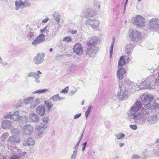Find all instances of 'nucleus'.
Wrapping results in <instances>:
<instances>
[{
	"instance_id": "60",
	"label": "nucleus",
	"mask_w": 159,
	"mask_h": 159,
	"mask_svg": "<svg viewBox=\"0 0 159 159\" xmlns=\"http://www.w3.org/2000/svg\"><path fill=\"white\" fill-rule=\"evenodd\" d=\"M10 159H20L19 157L16 155H13L11 157Z\"/></svg>"
},
{
	"instance_id": "11",
	"label": "nucleus",
	"mask_w": 159,
	"mask_h": 159,
	"mask_svg": "<svg viewBox=\"0 0 159 159\" xmlns=\"http://www.w3.org/2000/svg\"><path fill=\"white\" fill-rule=\"evenodd\" d=\"M100 22L99 20L94 19H89L86 21V24L90 26L94 29L98 27Z\"/></svg>"
},
{
	"instance_id": "41",
	"label": "nucleus",
	"mask_w": 159,
	"mask_h": 159,
	"mask_svg": "<svg viewBox=\"0 0 159 159\" xmlns=\"http://www.w3.org/2000/svg\"><path fill=\"white\" fill-rule=\"evenodd\" d=\"M77 155V152L73 151V153L71 156L70 159H76Z\"/></svg>"
},
{
	"instance_id": "20",
	"label": "nucleus",
	"mask_w": 159,
	"mask_h": 159,
	"mask_svg": "<svg viewBox=\"0 0 159 159\" xmlns=\"http://www.w3.org/2000/svg\"><path fill=\"white\" fill-rule=\"evenodd\" d=\"M2 127L4 129H9L12 127V122L9 120H3L2 122Z\"/></svg>"
},
{
	"instance_id": "49",
	"label": "nucleus",
	"mask_w": 159,
	"mask_h": 159,
	"mask_svg": "<svg viewBox=\"0 0 159 159\" xmlns=\"http://www.w3.org/2000/svg\"><path fill=\"white\" fill-rule=\"evenodd\" d=\"M28 38L30 39H33L35 37V36L34 34L32 33H30L27 35Z\"/></svg>"
},
{
	"instance_id": "56",
	"label": "nucleus",
	"mask_w": 159,
	"mask_h": 159,
	"mask_svg": "<svg viewBox=\"0 0 159 159\" xmlns=\"http://www.w3.org/2000/svg\"><path fill=\"white\" fill-rule=\"evenodd\" d=\"M87 142H86L85 143H84L82 145L83 146L82 147V151H84L85 150V148H86V145L87 144Z\"/></svg>"
},
{
	"instance_id": "33",
	"label": "nucleus",
	"mask_w": 159,
	"mask_h": 159,
	"mask_svg": "<svg viewBox=\"0 0 159 159\" xmlns=\"http://www.w3.org/2000/svg\"><path fill=\"white\" fill-rule=\"evenodd\" d=\"M115 38H114L113 39V41L111 43V48L110 49V56L111 57L112 56V52H113V50L114 47V45L115 43Z\"/></svg>"
},
{
	"instance_id": "48",
	"label": "nucleus",
	"mask_w": 159,
	"mask_h": 159,
	"mask_svg": "<svg viewBox=\"0 0 159 159\" xmlns=\"http://www.w3.org/2000/svg\"><path fill=\"white\" fill-rule=\"evenodd\" d=\"M145 158H142L141 157L137 155H134L132 157V159H145Z\"/></svg>"
},
{
	"instance_id": "62",
	"label": "nucleus",
	"mask_w": 159,
	"mask_h": 159,
	"mask_svg": "<svg viewBox=\"0 0 159 159\" xmlns=\"http://www.w3.org/2000/svg\"><path fill=\"white\" fill-rule=\"evenodd\" d=\"M72 34H75L77 33V31L76 30H71L70 32Z\"/></svg>"
},
{
	"instance_id": "23",
	"label": "nucleus",
	"mask_w": 159,
	"mask_h": 159,
	"mask_svg": "<svg viewBox=\"0 0 159 159\" xmlns=\"http://www.w3.org/2000/svg\"><path fill=\"white\" fill-rule=\"evenodd\" d=\"M45 109V107L43 105H41L37 107L36 112L39 116H42L44 115Z\"/></svg>"
},
{
	"instance_id": "15",
	"label": "nucleus",
	"mask_w": 159,
	"mask_h": 159,
	"mask_svg": "<svg viewBox=\"0 0 159 159\" xmlns=\"http://www.w3.org/2000/svg\"><path fill=\"white\" fill-rule=\"evenodd\" d=\"M83 47L79 43L75 44L73 48L74 52L78 56L81 55L83 54Z\"/></svg>"
},
{
	"instance_id": "44",
	"label": "nucleus",
	"mask_w": 159,
	"mask_h": 159,
	"mask_svg": "<svg viewBox=\"0 0 159 159\" xmlns=\"http://www.w3.org/2000/svg\"><path fill=\"white\" fill-rule=\"evenodd\" d=\"M52 99L54 101H58L59 99V94H57L53 96L52 97Z\"/></svg>"
},
{
	"instance_id": "29",
	"label": "nucleus",
	"mask_w": 159,
	"mask_h": 159,
	"mask_svg": "<svg viewBox=\"0 0 159 159\" xmlns=\"http://www.w3.org/2000/svg\"><path fill=\"white\" fill-rule=\"evenodd\" d=\"M114 135L118 139H123L124 138L125 136V134L121 133L116 134H115Z\"/></svg>"
},
{
	"instance_id": "58",
	"label": "nucleus",
	"mask_w": 159,
	"mask_h": 159,
	"mask_svg": "<svg viewBox=\"0 0 159 159\" xmlns=\"http://www.w3.org/2000/svg\"><path fill=\"white\" fill-rule=\"evenodd\" d=\"M79 146V145H78V144H76L74 147L73 148L74 149V150L73 151L77 152L78 148Z\"/></svg>"
},
{
	"instance_id": "35",
	"label": "nucleus",
	"mask_w": 159,
	"mask_h": 159,
	"mask_svg": "<svg viewBox=\"0 0 159 159\" xmlns=\"http://www.w3.org/2000/svg\"><path fill=\"white\" fill-rule=\"evenodd\" d=\"M22 1H17L16 2V10H18L20 7H21L22 8Z\"/></svg>"
},
{
	"instance_id": "13",
	"label": "nucleus",
	"mask_w": 159,
	"mask_h": 159,
	"mask_svg": "<svg viewBox=\"0 0 159 159\" xmlns=\"http://www.w3.org/2000/svg\"><path fill=\"white\" fill-rule=\"evenodd\" d=\"M141 36V33L137 30H132L129 33V37L131 40L134 41H138Z\"/></svg>"
},
{
	"instance_id": "46",
	"label": "nucleus",
	"mask_w": 159,
	"mask_h": 159,
	"mask_svg": "<svg viewBox=\"0 0 159 159\" xmlns=\"http://www.w3.org/2000/svg\"><path fill=\"white\" fill-rule=\"evenodd\" d=\"M69 87L68 86L66 87L65 89H63L61 91V93L64 94H66L68 92Z\"/></svg>"
},
{
	"instance_id": "31",
	"label": "nucleus",
	"mask_w": 159,
	"mask_h": 159,
	"mask_svg": "<svg viewBox=\"0 0 159 159\" xmlns=\"http://www.w3.org/2000/svg\"><path fill=\"white\" fill-rule=\"evenodd\" d=\"M156 143H159V138L156 139ZM158 150L153 149L152 151L153 155H156L159 157V145L158 147Z\"/></svg>"
},
{
	"instance_id": "40",
	"label": "nucleus",
	"mask_w": 159,
	"mask_h": 159,
	"mask_svg": "<svg viewBox=\"0 0 159 159\" xmlns=\"http://www.w3.org/2000/svg\"><path fill=\"white\" fill-rule=\"evenodd\" d=\"M71 38L69 36H68L63 38V41L66 42H69L71 41Z\"/></svg>"
},
{
	"instance_id": "59",
	"label": "nucleus",
	"mask_w": 159,
	"mask_h": 159,
	"mask_svg": "<svg viewBox=\"0 0 159 159\" xmlns=\"http://www.w3.org/2000/svg\"><path fill=\"white\" fill-rule=\"evenodd\" d=\"M158 75L157 78L155 79V81H156V83H157V84H158L159 85V71H158Z\"/></svg>"
},
{
	"instance_id": "3",
	"label": "nucleus",
	"mask_w": 159,
	"mask_h": 159,
	"mask_svg": "<svg viewBox=\"0 0 159 159\" xmlns=\"http://www.w3.org/2000/svg\"><path fill=\"white\" fill-rule=\"evenodd\" d=\"M34 97H30L25 98L23 99V103L26 105H30V107L33 109L36 106L40 103V99L36 98L34 100Z\"/></svg>"
},
{
	"instance_id": "57",
	"label": "nucleus",
	"mask_w": 159,
	"mask_h": 159,
	"mask_svg": "<svg viewBox=\"0 0 159 159\" xmlns=\"http://www.w3.org/2000/svg\"><path fill=\"white\" fill-rule=\"evenodd\" d=\"M77 91V89H75V90H72L71 91L70 93L69 94L70 95H74Z\"/></svg>"
},
{
	"instance_id": "16",
	"label": "nucleus",
	"mask_w": 159,
	"mask_h": 159,
	"mask_svg": "<svg viewBox=\"0 0 159 159\" xmlns=\"http://www.w3.org/2000/svg\"><path fill=\"white\" fill-rule=\"evenodd\" d=\"M44 53L37 54L34 58V63L37 65L42 63L44 60L43 58L44 57Z\"/></svg>"
},
{
	"instance_id": "43",
	"label": "nucleus",
	"mask_w": 159,
	"mask_h": 159,
	"mask_svg": "<svg viewBox=\"0 0 159 159\" xmlns=\"http://www.w3.org/2000/svg\"><path fill=\"white\" fill-rule=\"evenodd\" d=\"M131 51H127V54H128V59L127 60L128 61H130L132 59V57L131 56Z\"/></svg>"
},
{
	"instance_id": "42",
	"label": "nucleus",
	"mask_w": 159,
	"mask_h": 159,
	"mask_svg": "<svg viewBox=\"0 0 159 159\" xmlns=\"http://www.w3.org/2000/svg\"><path fill=\"white\" fill-rule=\"evenodd\" d=\"M22 5L23 8L24 7L29 6L30 5V3L27 1H26L24 2L22 1Z\"/></svg>"
},
{
	"instance_id": "8",
	"label": "nucleus",
	"mask_w": 159,
	"mask_h": 159,
	"mask_svg": "<svg viewBox=\"0 0 159 159\" xmlns=\"http://www.w3.org/2000/svg\"><path fill=\"white\" fill-rule=\"evenodd\" d=\"M99 49V48L96 46H88L86 52L89 57H93L96 56Z\"/></svg>"
},
{
	"instance_id": "38",
	"label": "nucleus",
	"mask_w": 159,
	"mask_h": 159,
	"mask_svg": "<svg viewBox=\"0 0 159 159\" xmlns=\"http://www.w3.org/2000/svg\"><path fill=\"white\" fill-rule=\"evenodd\" d=\"M20 131V129H19L14 128L11 130V133L13 134H18Z\"/></svg>"
},
{
	"instance_id": "10",
	"label": "nucleus",
	"mask_w": 159,
	"mask_h": 159,
	"mask_svg": "<svg viewBox=\"0 0 159 159\" xmlns=\"http://www.w3.org/2000/svg\"><path fill=\"white\" fill-rule=\"evenodd\" d=\"M134 23L138 27H143L145 26V19L141 16L137 15L134 19Z\"/></svg>"
},
{
	"instance_id": "17",
	"label": "nucleus",
	"mask_w": 159,
	"mask_h": 159,
	"mask_svg": "<svg viewBox=\"0 0 159 159\" xmlns=\"http://www.w3.org/2000/svg\"><path fill=\"white\" fill-rule=\"evenodd\" d=\"M22 131L24 135H30L33 131L32 126L30 125H26L22 129Z\"/></svg>"
},
{
	"instance_id": "51",
	"label": "nucleus",
	"mask_w": 159,
	"mask_h": 159,
	"mask_svg": "<svg viewBox=\"0 0 159 159\" xmlns=\"http://www.w3.org/2000/svg\"><path fill=\"white\" fill-rule=\"evenodd\" d=\"M64 56L62 55H57L56 56V59L57 60H60L63 58Z\"/></svg>"
},
{
	"instance_id": "18",
	"label": "nucleus",
	"mask_w": 159,
	"mask_h": 159,
	"mask_svg": "<svg viewBox=\"0 0 159 159\" xmlns=\"http://www.w3.org/2000/svg\"><path fill=\"white\" fill-rule=\"evenodd\" d=\"M98 41V38L97 37H92L89 38V41L87 43L88 46H96Z\"/></svg>"
},
{
	"instance_id": "5",
	"label": "nucleus",
	"mask_w": 159,
	"mask_h": 159,
	"mask_svg": "<svg viewBox=\"0 0 159 159\" xmlns=\"http://www.w3.org/2000/svg\"><path fill=\"white\" fill-rule=\"evenodd\" d=\"M119 86L120 88V91L118 92L117 93V96L119 97V99L120 100H123L124 99H126L129 96L127 90L128 89L127 86L125 85V87L124 85L121 86L120 84H119Z\"/></svg>"
},
{
	"instance_id": "55",
	"label": "nucleus",
	"mask_w": 159,
	"mask_h": 159,
	"mask_svg": "<svg viewBox=\"0 0 159 159\" xmlns=\"http://www.w3.org/2000/svg\"><path fill=\"white\" fill-rule=\"evenodd\" d=\"M0 64H1L2 65V66H5L7 65L8 63L6 62H3L2 61V59L1 58V57H0Z\"/></svg>"
},
{
	"instance_id": "7",
	"label": "nucleus",
	"mask_w": 159,
	"mask_h": 159,
	"mask_svg": "<svg viewBox=\"0 0 159 159\" xmlns=\"http://www.w3.org/2000/svg\"><path fill=\"white\" fill-rule=\"evenodd\" d=\"M154 79L155 78L153 75H149L140 84L139 86L140 89H150V83L151 81H154Z\"/></svg>"
},
{
	"instance_id": "54",
	"label": "nucleus",
	"mask_w": 159,
	"mask_h": 159,
	"mask_svg": "<svg viewBox=\"0 0 159 159\" xmlns=\"http://www.w3.org/2000/svg\"><path fill=\"white\" fill-rule=\"evenodd\" d=\"M94 6L96 7H98L99 9L100 8V6L99 3L97 2L96 1L93 4Z\"/></svg>"
},
{
	"instance_id": "28",
	"label": "nucleus",
	"mask_w": 159,
	"mask_h": 159,
	"mask_svg": "<svg viewBox=\"0 0 159 159\" xmlns=\"http://www.w3.org/2000/svg\"><path fill=\"white\" fill-rule=\"evenodd\" d=\"M27 144L28 146L34 145L35 144L34 140L32 139L29 138L26 141Z\"/></svg>"
},
{
	"instance_id": "1",
	"label": "nucleus",
	"mask_w": 159,
	"mask_h": 159,
	"mask_svg": "<svg viewBox=\"0 0 159 159\" xmlns=\"http://www.w3.org/2000/svg\"><path fill=\"white\" fill-rule=\"evenodd\" d=\"M142 107V104L139 101H136L129 110L128 115L130 121L133 119L137 124L144 123L146 118V114L148 109L144 107L141 111H139Z\"/></svg>"
},
{
	"instance_id": "39",
	"label": "nucleus",
	"mask_w": 159,
	"mask_h": 159,
	"mask_svg": "<svg viewBox=\"0 0 159 159\" xmlns=\"http://www.w3.org/2000/svg\"><path fill=\"white\" fill-rule=\"evenodd\" d=\"M76 65L75 64L71 65L68 68V71L70 72L74 70L76 68Z\"/></svg>"
},
{
	"instance_id": "24",
	"label": "nucleus",
	"mask_w": 159,
	"mask_h": 159,
	"mask_svg": "<svg viewBox=\"0 0 159 159\" xmlns=\"http://www.w3.org/2000/svg\"><path fill=\"white\" fill-rule=\"evenodd\" d=\"M9 143H19L20 142V138L18 136H12L10 137L7 140Z\"/></svg>"
},
{
	"instance_id": "61",
	"label": "nucleus",
	"mask_w": 159,
	"mask_h": 159,
	"mask_svg": "<svg viewBox=\"0 0 159 159\" xmlns=\"http://www.w3.org/2000/svg\"><path fill=\"white\" fill-rule=\"evenodd\" d=\"M81 115V113L77 114L74 116V118L75 119H77Z\"/></svg>"
},
{
	"instance_id": "32",
	"label": "nucleus",
	"mask_w": 159,
	"mask_h": 159,
	"mask_svg": "<svg viewBox=\"0 0 159 159\" xmlns=\"http://www.w3.org/2000/svg\"><path fill=\"white\" fill-rule=\"evenodd\" d=\"M44 102L45 106L47 107V109L48 110L50 109L53 106L52 103L48 100L45 101Z\"/></svg>"
},
{
	"instance_id": "26",
	"label": "nucleus",
	"mask_w": 159,
	"mask_h": 159,
	"mask_svg": "<svg viewBox=\"0 0 159 159\" xmlns=\"http://www.w3.org/2000/svg\"><path fill=\"white\" fill-rule=\"evenodd\" d=\"M21 118L19 111H16L12 115L11 120L14 121H18Z\"/></svg>"
},
{
	"instance_id": "25",
	"label": "nucleus",
	"mask_w": 159,
	"mask_h": 159,
	"mask_svg": "<svg viewBox=\"0 0 159 159\" xmlns=\"http://www.w3.org/2000/svg\"><path fill=\"white\" fill-rule=\"evenodd\" d=\"M125 70L122 67L119 68L117 71V76L119 79L121 80L123 78L124 75L125 74Z\"/></svg>"
},
{
	"instance_id": "9",
	"label": "nucleus",
	"mask_w": 159,
	"mask_h": 159,
	"mask_svg": "<svg viewBox=\"0 0 159 159\" xmlns=\"http://www.w3.org/2000/svg\"><path fill=\"white\" fill-rule=\"evenodd\" d=\"M96 13L92 8H87L83 10L81 12V16L85 18H90L95 16Z\"/></svg>"
},
{
	"instance_id": "21",
	"label": "nucleus",
	"mask_w": 159,
	"mask_h": 159,
	"mask_svg": "<svg viewBox=\"0 0 159 159\" xmlns=\"http://www.w3.org/2000/svg\"><path fill=\"white\" fill-rule=\"evenodd\" d=\"M29 118L30 121L34 122L38 121L40 119L39 116L35 112L30 113Z\"/></svg>"
},
{
	"instance_id": "27",
	"label": "nucleus",
	"mask_w": 159,
	"mask_h": 159,
	"mask_svg": "<svg viewBox=\"0 0 159 159\" xmlns=\"http://www.w3.org/2000/svg\"><path fill=\"white\" fill-rule=\"evenodd\" d=\"M125 56H121L120 59L118 62V65L120 66H124L126 63V61L125 60Z\"/></svg>"
},
{
	"instance_id": "30",
	"label": "nucleus",
	"mask_w": 159,
	"mask_h": 159,
	"mask_svg": "<svg viewBox=\"0 0 159 159\" xmlns=\"http://www.w3.org/2000/svg\"><path fill=\"white\" fill-rule=\"evenodd\" d=\"M53 16L54 17L55 20L57 22H59L60 20L61 16L58 13L54 12L53 14Z\"/></svg>"
},
{
	"instance_id": "45",
	"label": "nucleus",
	"mask_w": 159,
	"mask_h": 159,
	"mask_svg": "<svg viewBox=\"0 0 159 159\" xmlns=\"http://www.w3.org/2000/svg\"><path fill=\"white\" fill-rule=\"evenodd\" d=\"M26 152H20L19 153L18 156L19 158H20L22 159H23L25 157V154H26Z\"/></svg>"
},
{
	"instance_id": "63",
	"label": "nucleus",
	"mask_w": 159,
	"mask_h": 159,
	"mask_svg": "<svg viewBox=\"0 0 159 159\" xmlns=\"http://www.w3.org/2000/svg\"><path fill=\"white\" fill-rule=\"evenodd\" d=\"M47 26H46L42 30H41V33H44L46 31L47 29Z\"/></svg>"
},
{
	"instance_id": "34",
	"label": "nucleus",
	"mask_w": 159,
	"mask_h": 159,
	"mask_svg": "<svg viewBox=\"0 0 159 159\" xmlns=\"http://www.w3.org/2000/svg\"><path fill=\"white\" fill-rule=\"evenodd\" d=\"M125 48L127 49L126 52L127 51H131L130 50L133 49L134 46L131 44L129 43L127 44L125 46Z\"/></svg>"
},
{
	"instance_id": "22",
	"label": "nucleus",
	"mask_w": 159,
	"mask_h": 159,
	"mask_svg": "<svg viewBox=\"0 0 159 159\" xmlns=\"http://www.w3.org/2000/svg\"><path fill=\"white\" fill-rule=\"evenodd\" d=\"M45 129L44 125L43 124L38 125L37 126L36 130V133L39 136L41 135Z\"/></svg>"
},
{
	"instance_id": "37",
	"label": "nucleus",
	"mask_w": 159,
	"mask_h": 159,
	"mask_svg": "<svg viewBox=\"0 0 159 159\" xmlns=\"http://www.w3.org/2000/svg\"><path fill=\"white\" fill-rule=\"evenodd\" d=\"M48 91L47 89H41L38 90L33 92V93H45Z\"/></svg>"
},
{
	"instance_id": "36",
	"label": "nucleus",
	"mask_w": 159,
	"mask_h": 159,
	"mask_svg": "<svg viewBox=\"0 0 159 159\" xmlns=\"http://www.w3.org/2000/svg\"><path fill=\"white\" fill-rule=\"evenodd\" d=\"M12 115V114L11 112H8L4 114L3 117L6 119H11Z\"/></svg>"
},
{
	"instance_id": "2",
	"label": "nucleus",
	"mask_w": 159,
	"mask_h": 159,
	"mask_svg": "<svg viewBox=\"0 0 159 159\" xmlns=\"http://www.w3.org/2000/svg\"><path fill=\"white\" fill-rule=\"evenodd\" d=\"M149 111V109L147 110V113L146 114V118L144 123L138 124L139 125L145 124L146 120L149 125H153L157 122L158 120L157 112H154V111Z\"/></svg>"
},
{
	"instance_id": "6",
	"label": "nucleus",
	"mask_w": 159,
	"mask_h": 159,
	"mask_svg": "<svg viewBox=\"0 0 159 159\" xmlns=\"http://www.w3.org/2000/svg\"><path fill=\"white\" fill-rule=\"evenodd\" d=\"M149 28L154 31L159 33V19L153 18L149 21Z\"/></svg>"
},
{
	"instance_id": "19",
	"label": "nucleus",
	"mask_w": 159,
	"mask_h": 159,
	"mask_svg": "<svg viewBox=\"0 0 159 159\" xmlns=\"http://www.w3.org/2000/svg\"><path fill=\"white\" fill-rule=\"evenodd\" d=\"M159 108V104L157 103L155 101L152 102L147 107V109H149V111H154V112H157L156 109Z\"/></svg>"
},
{
	"instance_id": "14",
	"label": "nucleus",
	"mask_w": 159,
	"mask_h": 159,
	"mask_svg": "<svg viewBox=\"0 0 159 159\" xmlns=\"http://www.w3.org/2000/svg\"><path fill=\"white\" fill-rule=\"evenodd\" d=\"M45 40L44 35L43 34H41L34 39L33 41L31 43V44L34 46L36 47Z\"/></svg>"
},
{
	"instance_id": "64",
	"label": "nucleus",
	"mask_w": 159,
	"mask_h": 159,
	"mask_svg": "<svg viewBox=\"0 0 159 159\" xmlns=\"http://www.w3.org/2000/svg\"><path fill=\"white\" fill-rule=\"evenodd\" d=\"M48 20H49L48 18H46L45 19L43 20H42V22L43 23H46L48 21Z\"/></svg>"
},
{
	"instance_id": "50",
	"label": "nucleus",
	"mask_w": 159,
	"mask_h": 159,
	"mask_svg": "<svg viewBox=\"0 0 159 159\" xmlns=\"http://www.w3.org/2000/svg\"><path fill=\"white\" fill-rule=\"evenodd\" d=\"M18 103H20V104L18 105L17 104H16L15 106L14 107L16 108H18L20 107H21L22 105V101L21 100H20L18 101Z\"/></svg>"
},
{
	"instance_id": "12",
	"label": "nucleus",
	"mask_w": 159,
	"mask_h": 159,
	"mask_svg": "<svg viewBox=\"0 0 159 159\" xmlns=\"http://www.w3.org/2000/svg\"><path fill=\"white\" fill-rule=\"evenodd\" d=\"M42 73L39 70H38L37 72H30L27 74V76L28 78L33 77L34 78L35 82L37 84L40 83V75L42 74Z\"/></svg>"
},
{
	"instance_id": "47",
	"label": "nucleus",
	"mask_w": 159,
	"mask_h": 159,
	"mask_svg": "<svg viewBox=\"0 0 159 159\" xmlns=\"http://www.w3.org/2000/svg\"><path fill=\"white\" fill-rule=\"evenodd\" d=\"M129 127L133 130H136L137 129V126L136 125H130Z\"/></svg>"
},
{
	"instance_id": "52",
	"label": "nucleus",
	"mask_w": 159,
	"mask_h": 159,
	"mask_svg": "<svg viewBox=\"0 0 159 159\" xmlns=\"http://www.w3.org/2000/svg\"><path fill=\"white\" fill-rule=\"evenodd\" d=\"M48 117L43 118L42 120L44 122V124H47L48 122Z\"/></svg>"
},
{
	"instance_id": "53",
	"label": "nucleus",
	"mask_w": 159,
	"mask_h": 159,
	"mask_svg": "<svg viewBox=\"0 0 159 159\" xmlns=\"http://www.w3.org/2000/svg\"><path fill=\"white\" fill-rule=\"evenodd\" d=\"M9 136L8 134L7 133H5L3 134L2 135V138H4V139H5L6 138H7L8 136Z\"/></svg>"
},
{
	"instance_id": "4",
	"label": "nucleus",
	"mask_w": 159,
	"mask_h": 159,
	"mask_svg": "<svg viewBox=\"0 0 159 159\" xmlns=\"http://www.w3.org/2000/svg\"><path fill=\"white\" fill-rule=\"evenodd\" d=\"M154 98V96L152 94L144 93L140 96V99L141 100L143 104L144 105V107L147 108L151 102L152 101Z\"/></svg>"
}]
</instances>
